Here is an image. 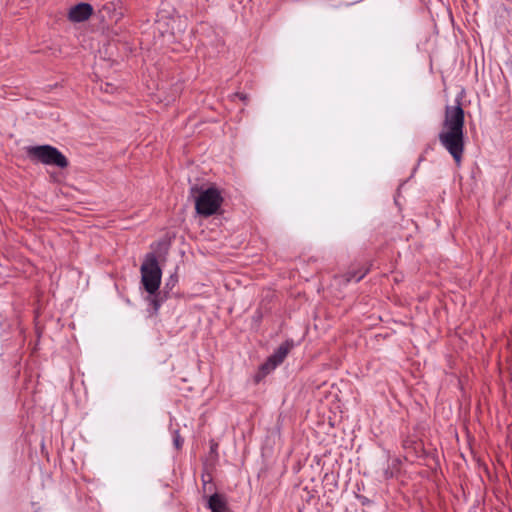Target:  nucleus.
<instances>
[{
    "mask_svg": "<svg viewBox=\"0 0 512 512\" xmlns=\"http://www.w3.org/2000/svg\"><path fill=\"white\" fill-rule=\"evenodd\" d=\"M141 283L145 291L152 297L151 304L154 310L157 311L160 307V301L157 299L156 293L159 290L162 270L159 266L157 257L154 253H148L140 267Z\"/></svg>",
    "mask_w": 512,
    "mask_h": 512,
    "instance_id": "nucleus-1",
    "label": "nucleus"
},
{
    "mask_svg": "<svg viewBox=\"0 0 512 512\" xmlns=\"http://www.w3.org/2000/svg\"><path fill=\"white\" fill-rule=\"evenodd\" d=\"M26 154L31 161L43 165L66 168L68 160L62 152L51 145H30L25 147Z\"/></svg>",
    "mask_w": 512,
    "mask_h": 512,
    "instance_id": "nucleus-2",
    "label": "nucleus"
},
{
    "mask_svg": "<svg viewBox=\"0 0 512 512\" xmlns=\"http://www.w3.org/2000/svg\"><path fill=\"white\" fill-rule=\"evenodd\" d=\"M223 198L217 188L210 187L199 192L195 199V209L197 214L208 217L218 212Z\"/></svg>",
    "mask_w": 512,
    "mask_h": 512,
    "instance_id": "nucleus-3",
    "label": "nucleus"
},
{
    "mask_svg": "<svg viewBox=\"0 0 512 512\" xmlns=\"http://www.w3.org/2000/svg\"><path fill=\"white\" fill-rule=\"evenodd\" d=\"M441 145L452 156L456 165H460L463 157L465 139L463 130H442L439 134Z\"/></svg>",
    "mask_w": 512,
    "mask_h": 512,
    "instance_id": "nucleus-4",
    "label": "nucleus"
},
{
    "mask_svg": "<svg viewBox=\"0 0 512 512\" xmlns=\"http://www.w3.org/2000/svg\"><path fill=\"white\" fill-rule=\"evenodd\" d=\"M290 348L291 344L288 342L279 346V348L267 359V361L262 364L261 372L266 375L273 371L286 358Z\"/></svg>",
    "mask_w": 512,
    "mask_h": 512,
    "instance_id": "nucleus-5",
    "label": "nucleus"
},
{
    "mask_svg": "<svg viewBox=\"0 0 512 512\" xmlns=\"http://www.w3.org/2000/svg\"><path fill=\"white\" fill-rule=\"evenodd\" d=\"M464 111L459 104L447 106L445 112V128H463Z\"/></svg>",
    "mask_w": 512,
    "mask_h": 512,
    "instance_id": "nucleus-6",
    "label": "nucleus"
},
{
    "mask_svg": "<svg viewBox=\"0 0 512 512\" xmlns=\"http://www.w3.org/2000/svg\"><path fill=\"white\" fill-rule=\"evenodd\" d=\"M92 12L93 8L90 4L79 3L69 10L68 17L72 22H83L92 15Z\"/></svg>",
    "mask_w": 512,
    "mask_h": 512,
    "instance_id": "nucleus-7",
    "label": "nucleus"
},
{
    "mask_svg": "<svg viewBox=\"0 0 512 512\" xmlns=\"http://www.w3.org/2000/svg\"><path fill=\"white\" fill-rule=\"evenodd\" d=\"M208 507L212 512H226L227 510L225 501L218 494L210 496L208 500Z\"/></svg>",
    "mask_w": 512,
    "mask_h": 512,
    "instance_id": "nucleus-8",
    "label": "nucleus"
},
{
    "mask_svg": "<svg viewBox=\"0 0 512 512\" xmlns=\"http://www.w3.org/2000/svg\"><path fill=\"white\" fill-rule=\"evenodd\" d=\"M366 272H367V270L361 271L360 273H355V274L350 273L349 277H348V281L358 282L365 276Z\"/></svg>",
    "mask_w": 512,
    "mask_h": 512,
    "instance_id": "nucleus-9",
    "label": "nucleus"
},
{
    "mask_svg": "<svg viewBox=\"0 0 512 512\" xmlns=\"http://www.w3.org/2000/svg\"><path fill=\"white\" fill-rule=\"evenodd\" d=\"M100 89L106 93H112L114 91L115 87L110 83H105V84L100 85Z\"/></svg>",
    "mask_w": 512,
    "mask_h": 512,
    "instance_id": "nucleus-10",
    "label": "nucleus"
},
{
    "mask_svg": "<svg viewBox=\"0 0 512 512\" xmlns=\"http://www.w3.org/2000/svg\"><path fill=\"white\" fill-rule=\"evenodd\" d=\"M231 99L234 101V99L238 98L240 99L241 101H243L244 103L247 102V95L246 94H243V93H234L232 94L231 96Z\"/></svg>",
    "mask_w": 512,
    "mask_h": 512,
    "instance_id": "nucleus-11",
    "label": "nucleus"
},
{
    "mask_svg": "<svg viewBox=\"0 0 512 512\" xmlns=\"http://www.w3.org/2000/svg\"><path fill=\"white\" fill-rule=\"evenodd\" d=\"M183 440L178 433L174 436V445L178 449L182 446Z\"/></svg>",
    "mask_w": 512,
    "mask_h": 512,
    "instance_id": "nucleus-12",
    "label": "nucleus"
},
{
    "mask_svg": "<svg viewBox=\"0 0 512 512\" xmlns=\"http://www.w3.org/2000/svg\"><path fill=\"white\" fill-rule=\"evenodd\" d=\"M56 115L58 117V113H51V116Z\"/></svg>",
    "mask_w": 512,
    "mask_h": 512,
    "instance_id": "nucleus-13",
    "label": "nucleus"
}]
</instances>
